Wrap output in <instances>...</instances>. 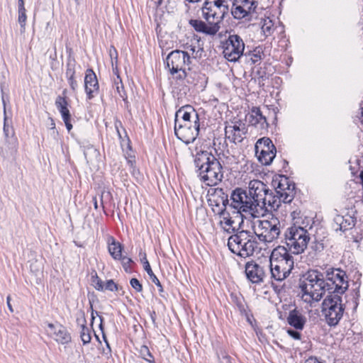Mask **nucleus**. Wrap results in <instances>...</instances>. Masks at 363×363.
<instances>
[{"instance_id":"27","label":"nucleus","mask_w":363,"mask_h":363,"mask_svg":"<svg viewBox=\"0 0 363 363\" xmlns=\"http://www.w3.org/2000/svg\"><path fill=\"white\" fill-rule=\"evenodd\" d=\"M277 152L274 150L267 148V150H258L257 153L255 152V155L258 161L263 165H269L272 164L273 160L276 157Z\"/></svg>"},{"instance_id":"48","label":"nucleus","mask_w":363,"mask_h":363,"mask_svg":"<svg viewBox=\"0 0 363 363\" xmlns=\"http://www.w3.org/2000/svg\"><path fill=\"white\" fill-rule=\"evenodd\" d=\"M242 133H238V132H233V133H228L226 138H228L231 143L236 144L237 143H241L243 140Z\"/></svg>"},{"instance_id":"33","label":"nucleus","mask_w":363,"mask_h":363,"mask_svg":"<svg viewBox=\"0 0 363 363\" xmlns=\"http://www.w3.org/2000/svg\"><path fill=\"white\" fill-rule=\"evenodd\" d=\"M262 55H264L263 52L256 48L253 51H249L244 55L245 57V62L246 63L250 62V65H252L260 61Z\"/></svg>"},{"instance_id":"6","label":"nucleus","mask_w":363,"mask_h":363,"mask_svg":"<svg viewBox=\"0 0 363 363\" xmlns=\"http://www.w3.org/2000/svg\"><path fill=\"white\" fill-rule=\"evenodd\" d=\"M272 185L279 200L284 203H290L296 194V184L283 174L275 175L272 181Z\"/></svg>"},{"instance_id":"40","label":"nucleus","mask_w":363,"mask_h":363,"mask_svg":"<svg viewBox=\"0 0 363 363\" xmlns=\"http://www.w3.org/2000/svg\"><path fill=\"white\" fill-rule=\"evenodd\" d=\"M235 1L238 2L241 6L246 8L252 13L255 12V9L258 5L257 0H235Z\"/></svg>"},{"instance_id":"26","label":"nucleus","mask_w":363,"mask_h":363,"mask_svg":"<svg viewBox=\"0 0 363 363\" xmlns=\"http://www.w3.org/2000/svg\"><path fill=\"white\" fill-rule=\"evenodd\" d=\"M335 222L339 225V229L341 231L345 232L354 227L357 222V218L348 214L344 216L338 215L335 218Z\"/></svg>"},{"instance_id":"10","label":"nucleus","mask_w":363,"mask_h":363,"mask_svg":"<svg viewBox=\"0 0 363 363\" xmlns=\"http://www.w3.org/2000/svg\"><path fill=\"white\" fill-rule=\"evenodd\" d=\"M164 62L170 74L174 75L179 70L191 64V59L188 52L174 50L168 54Z\"/></svg>"},{"instance_id":"25","label":"nucleus","mask_w":363,"mask_h":363,"mask_svg":"<svg viewBox=\"0 0 363 363\" xmlns=\"http://www.w3.org/2000/svg\"><path fill=\"white\" fill-rule=\"evenodd\" d=\"M124 250L123 244L117 241L113 236L108 240V250L112 258L115 260L122 258V252Z\"/></svg>"},{"instance_id":"19","label":"nucleus","mask_w":363,"mask_h":363,"mask_svg":"<svg viewBox=\"0 0 363 363\" xmlns=\"http://www.w3.org/2000/svg\"><path fill=\"white\" fill-rule=\"evenodd\" d=\"M199 121V114L194 108L191 105H186L179 108L175 113L174 123L179 121Z\"/></svg>"},{"instance_id":"36","label":"nucleus","mask_w":363,"mask_h":363,"mask_svg":"<svg viewBox=\"0 0 363 363\" xmlns=\"http://www.w3.org/2000/svg\"><path fill=\"white\" fill-rule=\"evenodd\" d=\"M212 197H218L220 199V203L226 211V207L229 204L228 195L224 192L222 188H216L211 194Z\"/></svg>"},{"instance_id":"42","label":"nucleus","mask_w":363,"mask_h":363,"mask_svg":"<svg viewBox=\"0 0 363 363\" xmlns=\"http://www.w3.org/2000/svg\"><path fill=\"white\" fill-rule=\"evenodd\" d=\"M140 357L149 363H155L154 357L150 352L149 348L146 345L141 346L140 349Z\"/></svg>"},{"instance_id":"13","label":"nucleus","mask_w":363,"mask_h":363,"mask_svg":"<svg viewBox=\"0 0 363 363\" xmlns=\"http://www.w3.org/2000/svg\"><path fill=\"white\" fill-rule=\"evenodd\" d=\"M324 276L328 281L334 282L335 291L337 294H343L348 289L346 272L340 268H329L324 272Z\"/></svg>"},{"instance_id":"23","label":"nucleus","mask_w":363,"mask_h":363,"mask_svg":"<svg viewBox=\"0 0 363 363\" xmlns=\"http://www.w3.org/2000/svg\"><path fill=\"white\" fill-rule=\"evenodd\" d=\"M140 261L143 264V268L145 271L147 273L148 276L150 277V280L157 286L160 296L164 298H166V295L164 294L163 286L160 280L158 279V278L153 273L152 268L150 265V263L147 259L146 254H144V256L140 259Z\"/></svg>"},{"instance_id":"61","label":"nucleus","mask_w":363,"mask_h":363,"mask_svg":"<svg viewBox=\"0 0 363 363\" xmlns=\"http://www.w3.org/2000/svg\"><path fill=\"white\" fill-rule=\"evenodd\" d=\"M77 323L81 326V328L86 326V320L85 318L84 312L81 311L79 316L77 318Z\"/></svg>"},{"instance_id":"38","label":"nucleus","mask_w":363,"mask_h":363,"mask_svg":"<svg viewBox=\"0 0 363 363\" xmlns=\"http://www.w3.org/2000/svg\"><path fill=\"white\" fill-rule=\"evenodd\" d=\"M277 196H279V194H274V192L270 189L269 191V195H267V196H268V199H267V203L274 210L278 209L281 205V203L282 202V200H279Z\"/></svg>"},{"instance_id":"50","label":"nucleus","mask_w":363,"mask_h":363,"mask_svg":"<svg viewBox=\"0 0 363 363\" xmlns=\"http://www.w3.org/2000/svg\"><path fill=\"white\" fill-rule=\"evenodd\" d=\"M104 289L110 291H117L118 290H121L122 287H119V286L116 284L113 279H108L106 282Z\"/></svg>"},{"instance_id":"17","label":"nucleus","mask_w":363,"mask_h":363,"mask_svg":"<svg viewBox=\"0 0 363 363\" xmlns=\"http://www.w3.org/2000/svg\"><path fill=\"white\" fill-rule=\"evenodd\" d=\"M199 121H194V128H174V134L177 138L186 145L194 143L199 136Z\"/></svg>"},{"instance_id":"55","label":"nucleus","mask_w":363,"mask_h":363,"mask_svg":"<svg viewBox=\"0 0 363 363\" xmlns=\"http://www.w3.org/2000/svg\"><path fill=\"white\" fill-rule=\"evenodd\" d=\"M299 330L289 328L286 330L287 334L294 340H300L301 339V333Z\"/></svg>"},{"instance_id":"8","label":"nucleus","mask_w":363,"mask_h":363,"mask_svg":"<svg viewBox=\"0 0 363 363\" xmlns=\"http://www.w3.org/2000/svg\"><path fill=\"white\" fill-rule=\"evenodd\" d=\"M242 211H234V216H230V213L225 210L220 208L216 213L223 218L219 223L220 225L223 228V230L229 234H235L238 231L243 230L242 229L244 220Z\"/></svg>"},{"instance_id":"56","label":"nucleus","mask_w":363,"mask_h":363,"mask_svg":"<svg viewBox=\"0 0 363 363\" xmlns=\"http://www.w3.org/2000/svg\"><path fill=\"white\" fill-rule=\"evenodd\" d=\"M194 120H191L189 121H179L177 123V125L174 124V128H194Z\"/></svg>"},{"instance_id":"62","label":"nucleus","mask_w":363,"mask_h":363,"mask_svg":"<svg viewBox=\"0 0 363 363\" xmlns=\"http://www.w3.org/2000/svg\"><path fill=\"white\" fill-rule=\"evenodd\" d=\"M18 23L23 27V0H18Z\"/></svg>"},{"instance_id":"45","label":"nucleus","mask_w":363,"mask_h":363,"mask_svg":"<svg viewBox=\"0 0 363 363\" xmlns=\"http://www.w3.org/2000/svg\"><path fill=\"white\" fill-rule=\"evenodd\" d=\"M80 337L83 345H86L91 342V337L90 330L86 326L82 328Z\"/></svg>"},{"instance_id":"28","label":"nucleus","mask_w":363,"mask_h":363,"mask_svg":"<svg viewBox=\"0 0 363 363\" xmlns=\"http://www.w3.org/2000/svg\"><path fill=\"white\" fill-rule=\"evenodd\" d=\"M289 251L291 250H289V247L281 245L277 246L272 252L269 257L270 262H276L278 259H281V258H283L284 260L294 258Z\"/></svg>"},{"instance_id":"51","label":"nucleus","mask_w":363,"mask_h":363,"mask_svg":"<svg viewBox=\"0 0 363 363\" xmlns=\"http://www.w3.org/2000/svg\"><path fill=\"white\" fill-rule=\"evenodd\" d=\"M77 65V61L74 57H69L67 58L66 62V72L76 71L75 67Z\"/></svg>"},{"instance_id":"32","label":"nucleus","mask_w":363,"mask_h":363,"mask_svg":"<svg viewBox=\"0 0 363 363\" xmlns=\"http://www.w3.org/2000/svg\"><path fill=\"white\" fill-rule=\"evenodd\" d=\"M274 150V152H277V148L273 144L272 140L269 138H262L259 139L255 145V151L257 153L258 150H267V148Z\"/></svg>"},{"instance_id":"44","label":"nucleus","mask_w":363,"mask_h":363,"mask_svg":"<svg viewBox=\"0 0 363 363\" xmlns=\"http://www.w3.org/2000/svg\"><path fill=\"white\" fill-rule=\"evenodd\" d=\"M271 286L272 287L274 292L277 293V294H280L281 293H286L290 289L289 286H287L285 282H284L282 284H275L273 281H272Z\"/></svg>"},{"instance_id":"34","label":"nucleus","mask_w":363,"mask_h":363,"mask_svg":"<svg viewBox=\"0 0 363 363\" xmlns=\"http://www.w3.org/2000/svg\"><path fill=\"white\" fill-rule=\"evenodd\" d=\"M273 262L276 264H277L278 266H280L281 269L284 270V272L289 275L294 268V258L286 259L285 260L281 258V259H278L277 261Z\"/></svg>"},{"instance_id":"37","label":"nucleus","mask_w":363,"mask_h":363,"mask_svg":"<svg viewBox=\"0 0 363 363\" xmlns=\"http://www.w3.org/2000/svg\"><path fill=\"white\" fill-rule=\"evenodd\" d=\"M241 123V121L238 120L233 125H226L225 128V136H227L228 133H233V132H238V133L245 134L247 133V129L245 126V124H243V127H240Z\"/></svg>"},{"instance_id":"11","label":"nucleus","mask_w":363,"mask_h":363,"mask_svg":"<svg viewBox=\"0 0 363 363\" xmlns=\"http://www.w3.org/2000/svg\"><path fill=\"white\" fill-rule=\"evenodd\" d=\"M269 189L262 182L255 179L249 183L248 196L250 201L255 205V211L258 206L264 207L267 205V195Z\"/></svg>"},{"instance_id":"29","label":"nucleus","mask_w":363,"mask_h":363,"mask_svg":"<svg viewBox=\"0 0 363 363\" xmlns=\"http://www.w3.org/2000/svg\"><path fill=\"white\" fill-rule=\"evenodd\" d=\"M55 106L60 111L62 119L71 117L66 96H58L55 100Z\"/></svg>"},{"instance_id":"15","label":"nucleus","mask_w":363,"mask_h":363,"mask_svg":"<svg viewBox=\"0 0 363 363\" xmlns=\"http://www.w3.org/2000/svg\"><path fill=\"white\" fill-rule=\"evenodd\" d=\"M245 273L247 280L255 284L263 282L265 277L264 268L254 260L245 264Z\"/></svg>"},{"instance_id":"57","label":"nucleus","mask_w":363,"mask_h":363,"mask_svg":"<svg viewBox=\"0 0 363 363\" xmlns=\"http://www.w3.org/2000/svg\"><path fill=\"white\" fill-rule=\"evenodd\" d=\"M109 56L111 60L112 66H113V63L115 62L116 64L118 62V52L114 46L111 45L109 49Z\"/></svg>"},{"instance_id":"60","label":"nucleus","mask_w":363,"mask_h":363,"mask_svg":"<svg viewBox=\"0 0 363 363\" xmlns=\"http://www.w3.org/2000/svg\"><path fill=\"white\" fill-rule=\"evenodd\" d=\"M207 201L208 205L212 207H220V199L218 197H212L211 195V197L208 199Z\"/></svg>"},{"instance_id":"24","label":"nucleus","mask_w":363,"mask_h":363,"mask_svg":"<svg viewBox=\"0 0 363 363\" xmlns=\"http://www.w3.org/2000/svg\"><path fill=\"white\" fill-rule=\"evenodd\" d=\"M231 14L235 19L241 20L245 18L247 21H251L253 17L252 13H251L246 8L241 6L238 2L235 1L233 3Z\"/></svg>"},{"instance_id":"20","label":"nucleus","mask_w":363,"mask_h":363,"mask_svg":"<svg viewBox=\"0 0 363 363\" xmlns=\"http://www.w3.org/2000/svg\"><path fill=\"white\" fill-rule=\"evenodd\" d=\"M288 324L296 330H303L306 323V318L296 308L291 310L287 317Z\"/></svg>"},{"instance_id":"31","label":"nucleus","mask_w":363,"mask_h":363,"mask_svg":"<svg viewBox=\"0 0 363 363\" xmlns=\"http://www.w3.org/2000/svg\"><path fill=\"white\" fill-rule=\"evenodd\" d=\"M269 267L272 278L277 281L281 283L289 276V274L284 272V270L281 269L280 266H278L277 264H276L272 261L270 262Z\"/></svg>"},{"instance_id":"49","label":"nucleus","mask_w":363,"mask_h":363,"mask_svg":"<svg viewBox=\"0 0 363 363\" xmlns=\"http://www.w3.org/2000/svg\"><path fill=\"white\" fill-rule=\"evenodd\" d=\"M300 288L303 293V295H308L312 298V296L316 293V289H311L308 284L306 282H303L300 284Z\"/></svg>"},{"instance_id":"64","label":"nucleus","mask_w":363,"mask_h":363,"mask_svg":"<svg viewBox=\"0 0 363 363\" xmlns=\"http://www.w3.org/2000/svg\"><path fill=\"white\" fill-rule=\"evenodd\" d=\"M255 233L260 241L268 242V236L263 231L259 234H257L256 232H255Z\"/></svg>"},{"instance_id":"30","label":"nucleus","mask_w":363,"mask_h":363,"mask_svg":"<svg viewBox=\"0 0 363 363\" xmlns=\"http://www.w3.org/2000/svg\"><path fill=\"white\" fill-rule=\"evenodd\" d=\"M53 338L62 345L67 344L71 342L72 337L67 328L62 325H58L57 333Z\"/></svg>"},{"instance_id":"39","label":"nucleus","mask_w":363,"mask_h":363,"mask_svg":"<svg viewBox=\"0 0 363 363\" xmlns=\"http://www.w3.org/2000/svg\"><path fill=\"white\" fill-rule=\"evenodd\" d=\"M310 248L314 252L315 255L321 252L325 248L323 240L321 239L318 240L314 236L313 240L311 242Z\"/></svg>"},{"instance_id":"41","label":"nucleus","mask_w":363,"mask_h":363,"mask_svg":"<svg viewBox=\"0 0 363 363\" xmlns=\"http://www.w3.org/2000/svg\"><path fill=\"white\" fill-rule=\"evenodd\" d=\"M65 76L72 91H76L78 88V84L76 80V71L65 72Z\"/></svg>"},{"instance_id":"18","label":"nucleus","mask_w":363,"mask_h":363,"mask_svg":"<svg viewBox=\"0 0 363 363\" xmlns=\"http://www.w3.org/2000/svg\"><path fill=\"white\" fill-rule=\"evenodd\" d=\"M84 90L86 94V99L91 100L95 94L99 90V84L97 77L91 68L86 70L84 77Z\"/></svg>"},{"instance_id":"35","label":"nucleus","mask_w":363,"mask_h":363,"mask_svg":"<svg viewBox=\"0 0 363 363\" xmlns=\"http://www.w3.org/2000/svg\"><path fill=\"white\" fill-rule=\"evenodd\" d=\"M262 32L267 37L272 35L274 31V23L269 18H261L260 21Z\"/></svg>"},{"instance_id":"16","label":"nucleus","mask_w":363,"mask_h":363,"mask_svg":"<svg viewBox=\"0 0 363 363\" xmlns=\"http://www.w3.org/2000/svg\"><path fill=\"white\" fill-rule=\"evenodd\" d=\"M258 228H260L268 236V242L277 239L280 234V222L276 217L270 220H258Z\"/></svg>"},{"instance_id":"2","label":"nucleus","mask_w":363,"mask_h":363,"mask_svg":"<svg viewBox=\"0 0 363 363\" xmlns=\"http://www.w3.org/2000/svg\"><path fill=\"white\" fill-rule=\"evenodd\" d=\"M195 150L194 162L200 180L209 186L221 182L223 177V167L218 159L211 151L199 150L198 147Z\"/></svg>"},{"instance_id":"43","label":"nucleus","mask_w":363,"mask_h":363,"mask_svg":"<svg viewBox=\"0 0 363 363\" xmlns=\"http://www.w3.org/2000/svg\"><path fill=\"white\" fill-rule=\"evenodd\" d=\"M118 260L121 262L123 268L126 273H132L131 265L134 262L131 258L122 255V258Z\"/></svg>"},{"instance_id":"3","label":"nucleus","mask_w":363,"mask_h":363,"mask_svg":"<svg viewBox=\"0 0 363 363\" xmlns=\"http://www.w3.org/2000/svg\"><path fill=\"white\" fill-rule=\"evenodd\" d=\"M228 247L232 253L247 258L254 255L258 247V242L250 231L244 230L228 238Z\"/></svg>"},{"instance_id":"63","label":"nucleus","mask_w":363,"mask_h":363,"mask_svg":"<svg viewBox=\"0 0 363 363\" xmlns=\"http://www.w3.org/2000/svg\"><path fill=\"white\" fill-rule=\"evenodd\" d=\"M117 79L118 80V82L115 81V84L116 85V90L118 93L121 94L124 91V86L122 83L121 78L120 77L118 74H117Z\"/></svg>"},{"instance_id":"7","label":"nucleus","mask_w":363,"mask_h":363,"mask_svg":"<svg viewBox=\"0 0 363 363\" xmlns=\"http://www.w3.org/2000/svg\"><path fill=\"white\" fill-rule=\"evenodd\" d=\"M231 203L230 206L240 211L249 212L253 218L258 217V211H255V205L250 201L248 193L246 190L237 187L230 194Z\"/></svg>"},{"instance_id":"54","label":"nucleus","mask_w":363,"mask_h":363,"mask_svg":"<svg viewBox=\"0 0 363 363\" xmlns=\"http://www.w3.org/2000/svg\"><path fill=\"white\" fill-rule=\"evenodd\" d=\"M130 284L131 287L135 290L136 292L139 293L143 291V285L137 278H132L130 280Z\"/></svg>"},{"instance_id":"12","label":"nucleus","mask_w":363,"mask_h":363,"mask_svg":"<svg viewBox=\"0 0 363 363\" xmlns=\"http://www.w3.org/2000/svg\"><path fill=\"white\" fill-rule=\"evenodd\" d=\"M4 134L5 142L0 145V154L4 157L13 156L17 151L18 141L13 127L6 122V118H4Z\"/></svg>"},{"instance_id":"47","label":"nucleus","mask_w":363,"mask_h":363,"mask_svg":"<svg viewBox=\"0 0 363 363\" xmlns=\"http://www.w3.org/2000/svg\"><path fill=\"white\" fill-rule=\"evenodd\" d=\"M233 301L235 303L239 311L242 315H245L247 317V320L250 322V318H248L247 313L246 311V305L243 303V301L238 297L235 296L233 299Z\"/></svg>"},{"instance_id":"46","label":"nucleus","mask_w":363,"mask_h":363,"mask_svg":"<svg viewBox=\"0 0 363 363\" xmlns=\"http://www.w3.org/2000/svg\"><path fill=\"white\" fill-rule=\"evenodd\" d=\"M91 283L97 291H104V285L102 280L98 277L97 273L91 276Z\"/></svg>"},{"instance_id":"53","label":"nucleus","mask_w":363,"mask_h":363,"mask_svg":"<svg viewBox=\"0 0 363 363\" xmlns=\"http://www.w3.org/2000/svg\"><path fill=\"white\" fill-rule=\"evenodd\" d=\"M61 324H53L50 323H47V328L46 332L47 333L52 337L55 336V335L57 333V330L58 329V325H60Z\"/></svg>"},{"instance_id":"9","label":"nucleus","mask_w":363,"mask_h":363,"mask_svg":"<svg viewBox=\"0 0 363 363\" xmlns=\"http://www.w3.org/2000/svg\"><path fill=\"white\" fill-rule=\"evenodd\" d=\"M245 43L238 35H230L223 45L224 57L229 62H237L244 56Z\"/></svg>"},{"instance_id":"1","label":"nucleus","mask_w":363,"mask_h":363,"mask_svg":"<svg viewBox=\"0 0 363 363\" xmlns=\"http://www.w3.org/2000/svg\"><path fill=\"white\" fill-rule=\"evenodd\" d=\"M202 16L206 22L201 19H190L189 24L197 33L206 35H215L220 28V23L228 14V6H223L219 0L205 1L201 7Z\"/></svg>"},{"instance_id":"22","label":"nucleus","mask_w":363,"mask_h":363,"mask_svg":"<svg viewBox=\"0 0 363 363\" xmlns=\"http://www.w3.org/2000/svg\"><path fill=\"white\" fill-rule=\"evenodd\" d=\"M335 285L334 282H331L328 281L325 277L323 278V283L319 286L318 289H316L315 295L312 296V299L315 301H319L325 294L326 291L328 292V295L332 294H337L341 296L342 294H337L335 291Z\"/></svg>"},{"instance_id":"5","label":"nucleus","mask_w":363,"mask_h":363,"mask_svg":"<svg viewBox=\"0 0 363 363\" xmlns=\"http://www.w3.org/2000/svg\"><path fill=\"white\" fill-rule=\"evenodd\" d=\"M286 246L294 255L303 252L311 240L308 232L303 227L294 225L285 232Z\"/></svg>"},{"instance_id":"52","label":"nucleus","mask_w":363,"mask_h":363,"mask_svg":"<svg viewBox=\"0 0 363 363\" xmlns=\"http://www.w3.org/2000/svg\"><path fill=\"white\" fill-rule=\"evenodd\" d=\"M220 363H233L232 357L228 355L225 351H220L217 354Z\"/></svg>"},{"instance_id":"4","label":"nucleus","mask_w":363,"mask_h":363,"mask_svg":"<svg viewBox=\"0 0 363 363\" xmlns=\"http://www.w3.org/2000/svg\"><path fill=\"white\" fill-rule=\"evenodd\" d=\"M322 315L327 324L335 327L342 319L345 306L342 303V297L337 294L328 295L322 303Z\"/></svg>"},{"instance_id":"59","label":"nucleus","mask_w":363,"mask_h":363,"mask_svg":"<svg viewBox=\"0 0 363 363\" xmlns=\"http://www.w3.org/2000/svg\"><path fill=\"white\" fill-rule=\"evenodd\" d=\"M173 76L176 80L183 81L187 77V72H186V68L182 69V70H179Z\"/></svg>"},{"instance_id":"14","label":"nucleus","mask_w":363,"mask_h":363,"mask_svg":"<svg viewBox=\"0 0 363 363\" xmlns=\"http://www.w3.org/2000/svg\"><path fill=\"white\" fill-rule=\"evenodd\" d=\"M250 125L258 128L260 134H264L267 132L269 123L267 118L262 114L259 107L253 106L250 113L246 116Z\"/></svg>"},{"instance_id":"21","label":"nucleus","mask_w":363,"mask_h":363,"mask_svg":"<svg viewBox=\"0 0 363 363\" xmlns=\"http://www.w3.org/2000/svg\"><path fill=\"white\" fill-rule=\"evenodd\" d=\"M305 280L308 284L311 289H318L321 284L323 283L324 272H321L318 269H309L304 275Z\"/></svg>"},{"instance_id":"58","label":"nucleus","mask_w":363,"mask_h":363,"mask_svg":"<svg viewBox=\"0 0 363 363\" xmlns=\"http://www.w3.org/2000/svg\"><path fill=\"white\" fill-rule=\"evenodd\" d=\"M103 340L106 344V349H104L102 353L106 355L107 358H109L111 357V348L105 334H104Z\"/></svg>"}]
</instances>
